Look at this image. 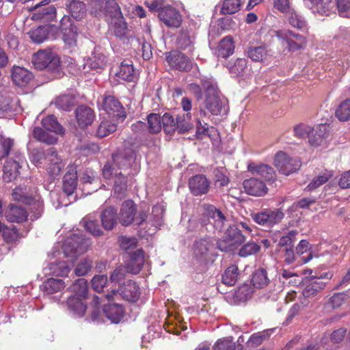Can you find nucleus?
Wrapping results in <instances>:
<instances>
[{
    "instance_id": "nucleus-35",
    "label": "nucleus",
    "mask_w": 350,
    "mask_h": 350,
    "mask_svg": "<svg viewBox=\"0 0 350 350\" xmlns=\"http://www.w3.org/2000/svg\"><path fill=\"white\" fill-rule=\"evenodd\" d=\"M244 339L242 336H239L237 343L232 341V337H228L223 340H218L213 347V350H243Z\"/></svg>"
},
{
    "instance_id": "nucleus-46",
    "label": "nucleus",
    "mask_w": 350,
    "mask_h": 350,
    "mask_svg": "<svg viewBox=\"0 0 350 350\" xmlns=\"http://www.w3.org/2000/svg\"><path fill=\"white\" fill-rule=\"evenodd\" d=\"M239 269L237 265H231L224 271L222 275V282L223 284L228 286H234L238 279Z\"/></svg>"
},
{
    "instance_id": "nucleus-36",
    "label": "nucleus",
    "mask_w": 350,
    "mask_h": 350,
    "mask_svg": "<svg viewBox=\"0 0 350 350\" xmlns=\"http://www.w3.org/2000/svg\"><path fill=\"white\" fill-rule=\"evenodd\" d=\"M103 227L107 230H112L117 223V211L113 207L105 208L100 214Z\"/></svg>"
},
{
    "instance_id": "nucleus-45",
    "label": "nucleus",
    "mask_w": 350,
    "mask_h": 350,
    "mask_svg": "<svg viewBox=\"0 0 350 350\" xmlns=\"http://www.w3.org/2000/svg\"><path fill=\"white\" fill-rule=\"evenodd\" d=\"M269 282L267 270L264 268L258 269L252 275V283L256 288H261L267 286Z\"/></svg>"
},
{
    "instance_id": "nucleus-7",
    "label": "nucleus",
    "mask_w": 350,
    "mask_h": 350,
    "mask_svg": "<svg viewBox=\"0 0 350 350\" xmlns=\"http://www.w3.org/2000/svg\"><path fill=\"white\" fill-rule=\"evenodd\" d=\"M139 295V287L137 283L133 280H129L120 286L118 290H112L107 293L106 298L111 300L113 297L120 296L125 300L135 302L138 299Z\"/></svg>"
},
{
    "instance_id": "nucleus-61",
    "label": "nucleus",
    "mask_w": 350,
    "mask_h": 350,
    "mask_svg": "<svg viewBox=\"0 0 350 350\" xmlns=\"http://www.w3.org/2000/svg\"><path fill=\"white\" fill-rule=\"evenodd\" d=\"M117 129V125L111 121H102L97 129V135L100 138H103L113 133Z\"/></svg>"
},
{
    "instance_id": "nucleus-8",
    "label": "nucleus",
    "mask_w": 350,
    "mask_h": 350,
    "mask_svg": "<svg viewBox=\"0 0 350 350\" xmlns=\"http://www.w3.org/2000/svg\"><path fill=\"white\" fill-rule=\"evenodd\" d=\"M274 165L281 174L289 175L299 169L301 162L286 152L280 151L275 155Z\"/></svg>"
},
{
    "instance_id": "nucleus-14",
    "label": "nucleus",
    "mask_w": 350,
    "mask_h": 350,
    "mask_svg": "<svg viewBox=\"0 0 350 350\" xmlns=\"http://www.w3.org/2000/svg\"><path fill=\"white\" fill-rule=\"evenodd\" d=\"M92 9L98 16L113 18L120 13V8L115 0H95Z\"/></svg>"
},
{
    "instance_id": "nucleus-33",
    "label": "nucleus",
    "mask_w": 350,
    "mask_h": 350,
    "mask_svg": "<svg viewBox=\"0 0 350 350\" xmlns=\"http://www.w3.org/2000/svg\"><path fill=\"white\" fill-rule=\"evenodd\" d=\"M212 245L211 238L208 236H205L196 241L193 247L195 256L199 258H206Z\"/></svg>"
},
{
    "instance_id": "nucleus-60",
    "label": "nucleus",
    "mask_w": 350,
    "mask_h": 350,
    "mask_svg": "<svg viewBox=\"0 0 350 350\" xmlns=\"http://www.w3.org/2000/svg\"><path fill=\"white\" fill-rule=\"evenodd\" d=\"M81 224L86 230L92 235L99 237L103 234V231L96 221L91 220L89 217H85L82 219Z\"/></svg>"
},
{
    "instance_id": "nucleus-54",
    "label": "nucleus",
    "mask_w": 350,
    "mask_h": 350,
    "mask_svg": "<svg viewBox=\"0 0 350 350\" xmlns=\"http://www.w3.org/2000/svg\"><path fill=\"white\" fill-rule=\"evenodd\" d=\"M148 129L150 133H158L161 131V117L158 113H150L147 117Z\"/></svg>"
},
{
    "instance_id": "nucleus-24",
    "label": "nucleus",
    "mask_w": 350,
    "mask_h": 350,
    "mask_svg": "<svg viewBox=\"0 0 350 350\" xmlns=\"http://www.w3.org/2000/svg\"><path fill=\"white\" fill-rule=\"evenodd\" d=\"M248 171L254 176H257L265 181H271L275 178V172L273 167L266 164H256L252 163L247 165Z\"/></svg>"
},
{
    "instance_id": "nucleus-32",
    "label": "nucleus",
    "mask_w": 350,
    "mask_h": 350,
    "mask_svg": "<svg viewBox=\"0 0 350 350\" xmlns=\"http://www.w3.org/2000/svg\"><path fill=\"white\" fill-rule=\"evenodd\" d=\"M67 310L73 315L83 317L87 309L86 305L81 299L75 296H70L65 302Z\"/></svg>"
},
{
    "instance_id": "nucleus-56",
    "label": "nucleus",
    "mask_w": 350,
    "mask_h": 350,
    "mask_svg": "<svg viewBox=\"0 0 350 350\" xmlns=\"http://www.w3.org/2000/svg\"><path fill=\"white\" fill-rule=\"evenodd\" d=\"M29 38L36 43H42L48 37V29L44 26H40L31 29L29 32Z\"/></svg>"
},
{
    "instance_id": "nucleus-13",
    "label": "nucleus",
    "mask_w": 350,
    "mask_h": 350,
    "mask_svg": "<svg viewBox=\"0 0 350 350\" xmlns=\"http://www.w3.org/2000/svg\"><path fill=\"white\" fill-rule=\"evenodd\" d=\"M274 35L286 44L289 51L298 50L306 45V40L301 35L293 33L288 29L274 31Z\"/></svg>"
},
{
    "instance_id": "nucleus-64",
    "label": "nucleus",
    "mask_w": 350,
    "mask_h": 350,
    "mask_svg": "<svg viewBox=\"0 0 350 350\" xmlns=\"http://www.w3.org/2000/svg\"><path fill=\"white\" fill-rule=\"evenodd\" d=\"M55 104L65 111H70L75 105V98L70 95H62L56 98Z\"/></svg>"
},
{
    "instance_id": "nucleus-42",
    "label": "nucleus",
    "mask_w": 350,
    "mask_h": 350,
    "mask_svg": "<svg viewBox=\"0 0 350 350\" xmlns=\"http://www.w3.org/2000/svg\"><path fill=\"white\" fill-rule=\"evenodd\" d=\"M234 49V44L232 38L226 36L220 41L217 50V55L219 57L226 58L233 53Z\"/></svg>"
},
{
    "instance_id": "nucleus-2",
    "label": "nucleus",
    "mask_w": 350,
    "mask_h": 350,
    "mask_svg": "<svg viewBox=\"0 0 350 350\" xmlns=\"http://www.w3.org/2000/svg\"><path fill=\"white\" fill-rule=\"evenodd\" d=\"M42 159H44L46 170L50 176L55 178L61 174L64 164L55 148L51 147L46 151L38 152L34 155L33 160L36 163H43Z\"/></svg>"
},
{
    "instance_id": "nucleus-15",
    "label": "nucleus",
    "mask_w": 350,
    "mask_h": 350,
    "mask_svg": "<svg viewBox=\"0 0 350 350\" xmlns=\"http://www.w3.org/2000/svg\"><path fill=\"white\" fill-rule=\"evenodd\" d=\"M159 18L167 27L178 28L183 22V16L175 8L167 5L159 10Z\"/></svg>"
},
{
    "instance_id": "nucleus-59",
    "label": "nucleus",
    "mask_w": 350,
    "mask_h": 350,
    "mask_svg": "<svg viewBox=\"0 0 350 350\" xmlns=\"http://www.w3.org/2000/svg\"><path fill=\"white\" fill-rule=\"evenodd\" d=\"M260 250V246L254 241H249L242 245L239 251L241 257H247L257 254Z\"/></svg>"
},
{
    "instance_id": "nucleus-29",
    "label": "nucleus",
    "mask_w": 350,
    "mask_h": 350,
    "mask_svg": "<svg viewBox=\"0 0 350 350\" xmlns=\"http://www.w3.org/2000/svg\"><path fill=\"white\" fill-rule=\"evenodd\" d=\"M6 219L10 222L21 223L27 220L28 214L25 208L10 204L5 213Z\"/></svg>"
},
{
    "instance_id": "nucleus-22",
    "label": "nucleus",
    "mask_w": 350,
    "mask_h": 350,
    "mask_svg": "<svg viewBox=\"0 0 350 350\" xmlns=\"http://www.w3.org/2000/svg\"><path fill=\"white\" fill-rule=\"evenodd\" d=\"M331 133L329 124H321L316 129H312L309 135V143L312 146H319L325 143L329 138Z\"/></svg>"
},
{
    "instance_id": "nucleus-18",
    "label": "nucleus",
    "mask_w": 350,
    "mask_h": 350,
    "mask_svg": "<svg viewBox=\"0 0 350 350\" xmlns=\"http://www.w3.org/2000/svg\"><path fill=\"white\" fill-rule=\"evenodd\" d=\"M102 108L109 116L119 118L126 117L124 107L113 96H107L103 98Z\"/></svg>"
},
{
    "instance_id": "nucleus-62",
    "label": "nucleus",
    "mask_w": 350,
    "mask_h": 350,
    "mask_svg": "<svg viewBox=\"0 0 350 350\" xmlns=\"http://www.w3.org/2000/svg\"><path fill=\"white\" fill-rule=\"evenodd\" d=\"M288 13V21L289 24L297 29H302L306 27V21L301 16L289 8Z\"/></svg>"
},
{
    "instance_id": "nucleus-27",
    "label": "nucleus",
    "mask_w": 350,
    "mask_h": 350,
    "mask_svg": "<svg viewBox=\"0 0 350 350\" xmlns=\"http://www.w3.org/2000/svg\"><path fill=\"white\" fill-rule=\"evenodd\" d=\"M178 46L184 51H193L195 43V36L193 31L190 29H182L177 37Z\"/></svg>"
},
{
    "instance_id": "nucleus-25",
    "label": "nucleus",
    "mask_w": 350,
    "mask_h": 350,
    "mask_svg": "<svg viewBox=\"0 0 350 350\" xmlns=\"http://www.w3.org/2000/svg\"><path fill=\"white\" fill-rule=\"evenodd\" d=\"M210 183L206 177L202 174L193 176L189 180V187L194 196H201L208 192Z\"/></svg>"
},
{
    "instance_id": "nucleus-40",
    "label": "nucleus",
    "mask_w": 350,
    "mask_h": 350,
    "mask_svg": "<svg viewBox=\"0 0 350 350\" xmlns=\"http://www.w3.org/2000/svg\"><path fill=\"white\" fill-rule=\"evenodd\" d=\"M176 130L179 133L189 132L193 129L191 114L190 112L178 114L176 118Z\"/></svg>"
},
{
    "instance_id": "nucleus-48",
    "label": "nucleus",
    "mask_w": 350,
    "mask_h": 350,
    "mask_svg": "<svg viewBox=\"0 0 350 350\" xmlns=\"http://www.w3.org/2000/svg\"><path fill=\"white\" fill-rule=\"evenodd\" d=\"M33 137L40 142L46 144H55L57 142V139L44 131L42 128L36 126L32 131Z\"/></svg>"
},
{
    "instance_id": "nucleus-41",
    "label": "nucleus",
    "mask_w": 350,
    "mask_h": 350,
    "mask_svg": "<svg viewBox=\"0 0 350 350\" xmlns=\"http://www.w3.org/2000/svg\"><path fill=\"white\" fill-rule=\"evenodd\" d=\"M272 332V330L267 329L253 334L246 342L247 349L251 350L262 345L264 341L269 339Z\"/></svg>"
},
{
    "instance_id": "nucleus-23",
    "label": "nucleus",
    "mask_w": 350,
    "mask_h": 350,
    "mask_svg": "<svg viewBox=\"0 0 350 350\" xmlns=\"http://www.w3.org/2000/svg\"><path fill=\"white\" fill-rule=\"evenodd\" d=\"M243 185L245 192L251 196H262L268 191V188L264 181L256 178L245 180Z\"/></svg>"
},
{
    "instance_id": "nucleus-43",
    "label": "nucleus",
    "mask_w": 350,
    "mask_h": 350,
    "mask_svg": "<svg viewBox=\"0 0 350 350\" xmlns=\"http://www.w3.org/2000/svg\"><path fill=\"white\" fill-rule=\"evenodd\" d=\"M42 126L47 131L53 132L57 135H63L64 129L58 122L54 115H49L42 120Z\"/></svg>"
},
{
    "instance_id": "nucleus-53",
    "label": "nucleus",
    "mask_w": 350,
    "mask_h": 350,
    "mask_svg": "<svg viewBox=\"0 0 350 350\" xmlns=\"http://www.w3.org/2000/svg\"><path fill=\"white\" fill-rule=\"evenodd\" d=\"M248 55L253 61L260 62L266 59L269 55V51L265 45L255 46L249 49Z\"/></svg>"
},
{
    "instance_id": "nucleus-26",
    "label": "nucleus",
    "mask_w": 350,
    "mask_h": 350,
    "mask_svg": "<svg viewBox=\"0 0 350 350\" xmlns=\"http://www.w3.org/2000/svg\"><path fill=\"white\" fill-rule=\"evenodd\" d=\"M12 79L16 85L25 86L33 79V75L27 69L14 66L12 69Z\"/></svg>"
},
{
    "instance_id": "nucleus-50",
    "label": "nucleus",
    "mask_w": 350,
    "mask_h": 350,
    "mask_svg": "<svg viewBox=\"0 0 350 350\" xmlns=\"http://www.w3.org/2000/svg\"><path fill=\"white\" fill-rule=\"evenodd\" d=\"M68 9L71 16L77 20L81 19L86 12L85 3L80 1H72L68 5Z\"/></svg>"
},
{
    "instance_id": "nucleus-11",
    "label": "nucleus",
    "mask_w": 350,
    "mask_h": 350,
    "mask_svg": "<svg viewBox=\"0 0 350 350\" xmlns=\"http://www.w3.org/2000/svg\"><path fill=\"white\" fill-rule=\"evenodd\" d=\"M103 175L105 179L114 178V193L118 194L124 193L127 189V176L124 175L121 171H118L110 163H106L103 168Z\"/></svg>"
},
{
    "instance_id": "nucleus-51",
    "label": "nucleus",
    "mask_w": 350,
    "mask_h": 350,
    "mask_svg": "<svg viewBox=\"0 0 350 350\" xmlns=\"http://www.w3.org/2000/svg\"><path fill=\"white\" fill-rule=\"evenodd\" d=\"M120 248L125 252V255L135 252L137 248L138 241L135 237L122 236L119 238Z\"/></svg>"
},
{
    "instance_id": "nucleus-4",
    "label": "nucleus",
    "mask_w": 350,
    "mask_h": 350,
    "mask_svg": "<svg viewBox=\"0 0 350 350\" xmlns=\"http://www.w3.org/2000/svg\"><path fill=\"white\" fill-rule=\"evenodd\" d=\"M245 236L243 234L238 226H230L225 232L223 239L217 242V247L222 252H231L245 241Z\"/></svg>"
},
{
    "instance_id": "nucleus-28",
    "label": "nucleus",
    "mask_w": 350,
    "mask_h": 350,
    "mask_svg": "<svg viewBox=\"0 0 350 350\" xmlns=\"http://www.w3.org/2000/svg\"><path fill=\"white\" fill-rule=\"evenodd\" d=\"M77 123L81 128L90 125L94 119V111L89 107L81 105L75 110Z\"/></svg>"
},
{
    "instance_id": "nucleus-31",
    "label": "nucleus",
    "mask_w": 350,
    "mask_h": 350,
    "mask_svg": "<svg viewBox=\"0 0 350 350\" xmlns=\"http://www.w3.org/2000/svg\"><path fill=\"white\" fill-rule=\"evenodd\" d=\"M116 75L118 78V81L122 80L128 82H133L137 78L132 62L130 60H124L121 63Z\"/></svg>"
},
{
    "instance_id": "nucleus-16",
    "label": "nucleus",
    "mask_w": 350,
    "mask_h": 350,
    "mask_svg": "<svg viewBox=\"0 0 350 350\" xmlns=\"http://www.w3.org/2000/svg\"><path fill=\"white\" fill-rule=\"evenodd\" d=\"M124 265L126 271L133 274L139 273L145 262V252L142 248L125 256Z\"/></svg>"
},
{
    "instance_id": "nucleus-63",
    "label": "nucleus",
    "mask_w": 350,
    "mask_h": 350,
    "mask_svg": "<svg viewBox=\"0 0 350 350\" xmlns=\"http://www.w3.org/2000/svg\"><path fill=\"white\" fill-rule=\"evenodd\" d=\"M332 174L330 172L326 171L322 174L314 178L312 182L307 186L306 188L309 191L315 189L324 183H327L332 178Z\"/></svg>"
},
{
    "instance_id": "nucleus-39",
    "label": "nucleus",
    "mask_w": 350,
    "mask_h": 350,
    "mask_svg": "<svg viewBox=\"0 0 350 350\" xmlns=\"http://www.w3.org/2000/svg\"><path fill=\"white\" fill-rule=\"evenodd\" d=\"M77 186V176L75 171H68L63 178V191L67 196L74 193Z\"/></svg>"
},
{
    "instance_id": "nucleus-1",
    "label": "nucleus",
    "mask_w": 350,
    "mask_h": 350,
    "mask_svg": "<svg viewBox=\"0 0 350 350\" xmlns=\"http://www.w3.org/2000/svg\"><path fill=\"white\" fill-rule=\"evenodd\" d=\"M32 63L36 69H47L54 78L63 76L58 55L51 50L39 51L32 57Z\"/></svg>"
},
{
    "instance_id": "nucleus-5",
    "label": "nucleus",
    "mask_w": 350,
    "mask_h": 350,
    "mask_svg": "<svg viewBox=\"0 0 350 350\" xmlns=\"http://www.w3.org/2000/svg\"><path fill=\"white\" fill-rule=\"evenodd\" d=\"M251 217L258 225L270 228L282 221L284 213L281 208H265Z\"/></svg>"
},
{
    "instance_id": "nucleus-10",
    "label": "nucleus",
    "mask_w": 350,
    "mask_h": 350,
    "mask_svg": "<svg viewBox=\"0 0 350 350\" xmlns=\"http://www.w3.org/2000/svg\"><path fill=\"white\" fill-rule=\"evenodd\" d=\"M326 284L327 282L319 280L316 276L312 275L306 278L304 282V288L302 292L303 299L300 301L303 306L307 307L308 305L307 299L316 297L325 289Z\"/></svg>"
},
{
    "instance_id": "nucleus-49",
    "label": "nucleus",
    "mask_w": 350,
    "mask_h": 350,
    "mask_svg": "<svg viewBox=\"0 0 350 350\" xmlns=\"http://www.w3.org/2000/svg\"><path fill=\"white\" fill-rule=\"evenodd\" d=\"M207 221H208V223H211L209 219L205 215L199 221L189 219L188 221L187 230L189 232H198L199 234L204 233L205 231L208 230Z\"/></svg>"
},
{
    "instance_id": "nucleus-34",
    "label": "nucleus",
    "mask_w": 350,
    "mask_h": 350,
    "mask_svg": "<svg viewBox=\"0 0 350 350\" xmlns=\"http://www.w3.org/2000/svg\"><path fill=\"white\" fill-rule=\"evenodd\" d=\"M103 312L106 317L114 323H119L124 315V308L118 304H109L103 308Z\"/></svg>"
},
{
    "instance_id": "nucleus-30",
    "label": "nucleus",
    "mask_w": 350,
    "mask_h": 350,
    "mask_svg": "<svg viewBox=\"0 0 350 350\" xmlns=\"http://www.w3.org/2000/svg\"><path fill=\"white\" fill-rule=\"evenodd\" d=\"M85 241L83 239H81L76 235H73V237L69 239L64 245V253L66 255H68V253L70 252L72 256H77L85 252V248L83 245Z\"/></svg>"
},
{
    "instance_id": "nucleus-47",
    "label": "nucleus",
    "mask_w": 350,
    "mask_h": 350,
    "mask_svg": "<svg viewBox=\"0 0 350 350\" xmlns=\"http://www.w3.org/2000/svg\"><path fill=\"white\" fill-rule=\"evenodd\" d=\"M228 68L234 76L243 75L247 69V62L245 58H238L234 62H229Z\"/></svg>"
},
{
    "instance_id": "nucleus-21",
    "label": "nucleus",
    "mask_w": 350,
    "mask_h": 350,
    "mask_svg": "<svg viewBox=\"0 0 350 350\" xmlns=\"http://www.w3.org/2000/svg\"><path fill=\"white\" fill-rule=\"evenodd\" d=\"M107 64V57L100 51L95 49L86 59L83 64V72H88L90 70H102Z\"/></svg>"
},
{
    "instance_id": "nucleus-9",
    "label": "nucleus",
    "mask_w": 350,
    "mask_h": 350,
    "mask_svg": "<svg viewBox=\"0 0 350 350\" xmlns=\"http://www.w3.org/2000/svg\"><path fill=\"white\" fill-rule=\"evenodd\" d=\"M59 29L62 33V38L67 46L74 47L77 46L78 29L70 16L64 15L59 23Z\"/></svg>"
},
{
    "instance_id": "nucleus-52",
    "label": "nucleus",
    "mask_w": 350,
    "mask_h": 350,
    "mask_svg": "<svg viewBox=\"0 0 350 350\" xmlns=\"http://www.w3.org/2000/svg\"><path fill=\"white\" fill-rule=\"evenodd\" d=\"M336 117L342 122L350 120V99H346L341 102L335 111Z\"/></svg>"
},
{
    "instance_id": "nucleus-37",
    "label": "nucleus",
    "mask_w": 350,
    "mask_h": 350,
    "mask_svg": "<svg viewBox=\"0 0 350 350\" xmlns=\"http://www.w3.org/2000/svg\"><path fill=\"white\" fill-rule=\"evenodd\" d=\"M26 205L30 207L29 211L32 220L38 219L44 212V202L39 195L31 196Z\"/></svg>"
},
{
    "instance_id": "nucleus-38",
    "label": "nucleus",
    "mask_w": 350,
    "mask_h": 350,
    "mask_svg": "<svg viewBox=\"0 0 350 350\" xmlns=\"http://www.w3.org/2000/svg\"><path fill=\"white\" fill-rule=\"evenodd\" d=\"M66 286L62 279L51 278L45 280L42 286V290L46 295H52L63 290Z\"/></svg>"
},
{
    "instance_id": "nucleus-55",
    "label": "nucleus",
    "mask_w": 350,
    "mask_h": 350,
    "mask_svg": "<svg viewBox=\"0 0 350 350\" xmlns=\"http://www.w3.org/2000/svg\"><path fill=\"white\" fill-rule=\"evenodd\" d=\"M165 210L161 205L156 204L152 208V214L149 222L152 226L158 227L161 225Z\"/></svg>"
},
{
    "instance_id": "nucleus-12",
    "label": "nucleus",
    "mask_w": 350,
    "mask_h": 350,
    "mask_svg": "<svg viewBox=\"0 0 350 350\" xmlns=\"http://www.w3.org/2000/svg\"><path fill=\"white\" fill-rule=\"evenodd\" d=\"M165 59L170 67L181 72H187L193 67V61L185 53L172 51L166 53Z\"/></svg>"
},
{
    "instance_id": "nucleus-6",
    "label": "nucleus",
    "mask_w": 350,
    "mask_h": 350,
    "mask_svg": "<svg viewBox=\"0 0 350 350\" xmlns=\"http://www.w3.org/2000/svg\"><path fill=\"white\" fill-rule=\"evenodd\" d=\"M113 163L110 164L114 167L118 171L127 170L135 163L136 154L131 147H125L118 149L116 152L112 154Z\"/></svg>"
},
{
    "instance_id": "nucleus-20",
    "label": "nucleus",
    "mask_w": 350,
    "mask_h": 350,
    "mask_svg": "<svg viewBox=\"0 0 350 350\" xmlns=\"http://www.w3.org/2000/svg\"><path fill=\"white\" fill-rule=\"evenodd\" d=\"M137 213V206L131 200L124 201L120 207L119 221L123 226H127L134 221Z\"/></svg>"
},
{
    "instance_id": "nucleus-57",
    "label": "nucleus",
    "mask_w": 350,
    "mask_h": 350,
    "mask_svg": "<svg viewBox=\"0 0 350 350\" xmlns=\"http://www.w3.org/2000/svg\"><path fill=\"white\" fill-rule=\"evenodd\" d=\"M161 124L166 134L172 135L176 131L177 126L176 120L173 116L168 113H164L161 117Z\"/></svg>"
},
{
    "instance_id": "nucleus-17",
    "label": "nucleus",
    "mask_w": 350,
    "mask_h": 350,
    "mask_svg": "<svg viewBox=\"0 0 350 350\" xmlns=\"http://www.w3.org/2000/svg\"><path fill=\"white\" fill-rule=\"evenodd\" d=\"M49 0H44L40 5L38 3L35 5V12L33 14V19L42 21L43 22H50L56 17V8L51 5H48Z\"/></svg>"
},
{
    "instance_id": "nucleus-58",
    "label": "nucleus",
    "mask_w": 350,
    "mask_h": 350,
    "mask_svg": "<svg viewBox=\"0 0 350 350\" xmlns=\"http://www.w3.org/2000/svg\"><path fill=\"white\" fill-rule=\"evenodd\" d=\"M241 6V0H224L221 12L224 14H232L237 12Z\"/></svg>"
},
{
    "instance_id": "nucleus-19",
    "label": "nucleus",
    "mask_w": 350,
    "mask_h": 350,
    "mask_svg": "<svg viewBox=\"0 0 350 350\" xmlns=\"http://www.w3.org/2000/svg\"><path fill=\"white\" fill-rule=\"evenodd\" d=\"M23 160L24 157L19 154L16 156V159L6 161L3 167V179L4 181L9 183L17 177Z\"/></svg>"
},
{
    "instance_id": "nucleus-44",
    "label": "nucleus",
    "mask_w": 350,
    "mask_h": 350,
    "mask_svg": "<svg viewBox=\"0 0 350 350\" xmlns=\"http://www.w3.org/2000/svg\"><path fill=\"white\" fill-rule=\"evenodd\" d=\"M69 290L75 293L77 297L86 299L88 291V282L84 278L78 279L69 287Z\"/></svg>"
},
{
    "instance_id": "nucleus-3",
    "label": "nucleus",
    "mask_w": 350,
    "mask_h": 350,
    "mask_svg": "<svg viewBox=\"0 0 350 350\" xmlns=\"http://www.w3.org/2000/svg\"><path fill=\"white\" fill-rule=\"evenodd\" d=\"M197 100L204 98L206 108L213 116H218L222 110L219 89H196L194 92Z\"/></svg>"
}]
</instances>
